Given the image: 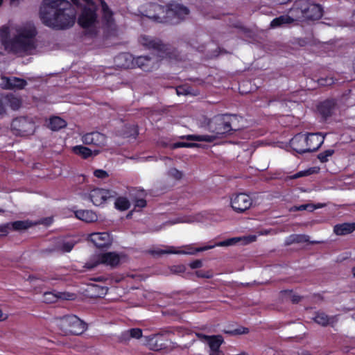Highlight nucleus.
<instances>
[{
  "label": "nucleus",
  "instance_id": "1",
  "mask_svg": "<svg viewBox=\"0 0 355 355\" xmlns=\"http://www.w3.org/2000/svg\"><path fill=\"white\" fill-rule=\"evenodd\" d=\"M40 15L44 25L58 30L71 27L76 20L75 12L67 0H43Z\"/></svg>",
  "mask_w": 355,
  "mask_h": 355
},
{
  "label": "nucleus",
  "instance_id": "2",
  "mask_svg": "<svg viewBox=\"0 0 355 355\" xmlns=\"http://www.w3.org/2000/svg\"><path fill=\"white\" fill-rule=\"evenodd\" d=\"M238 122L239 118L236 115H217L207 121L206 128L210 134L188 135L185 138L187 140L211 143L241 129Z\"/></svg>",
  "mask_w": 355,
  "mask_h": 355
},
{
  "label": "nucleus",
  "instance_id": "3",
  "mask_svg": "<svg viewBox=\"0 0 355 355\" xmlns=\"http://www.w3.org/2000/svg\"><path fill=\"white\" fill-rule=\"evenodd\" d=\"M83 8L78 17V24L83 28L89 30L92 33L95 32L98 24L96 8L101 5L103 17L110 24L112 21V12L103 0H81Z\"/></svg>",
  "mask_w": 355,
  "mask_h": 355
},
{
  "label": "nucleus",
  "instance_id": "4",
  "mask_svg": "<svg viewBox=\"0 0 355 355\" xmlns=\"http://www.w3.org/2000/svg\"><path fill=\"white\" fill-rule=\"evenodd\" d=\"M36 34L35 27L31 23L17 26L15 37L11 42L12 51L17 53H31L35 49Z\"/></svg>",
  "mask_w": 355,
  "mask_h": 355
},
{
  "label": "nucleus",
  "instance_id": "5",
  "mask_svg": "<svg viewBox=\"0 0 355 355\" xmlns=\"http://www.w3.org/2000/svg\"><path fill=\"white\" fill-rule=\"evenodd\" d=\"M140 44L148 50L155 51L160 59H166L168 61L182 60V56L178 50L169 45L164 44L159 40L142 35L139 39Z\"/></svg>",
  "mask_w": 355,
  "mask_h": 355
},
{
  "label": "nucleus",
  "instance_id": "6",
  "mask_svg": "<svg viewBox=\"0 0 355 355\" xmlns=\"http://www.w3.org/2000/svg\"><path fill=\"white\" fill-rule=\"evenodd\" d=\"M257 239L256 235H250L243 237H235L227 239L226 241H223L219 242L214 245H207L202 248H196L194 250H191V248L189 245L185 246L186 248L190 250L189 251H184L181 250H176V248L173 246L167 247L164 250H159L157 252L158 254H194L198 252H202L205 250H207L209 249H212L216 246L224 247V246H230L234 245L239 241H243V244H248L255 241Z\"/></svg>",
  "mask_w": 355,
  "mask_h": 355
},
{
  "label": "nucleus",
  "instance_id": "7",
  "mask_svg": "<svg viewBox=\"0 0 355 355\" xmlns=\"http://www.w3.org/2000/svg\"><path fill=\"white\" fill-rule=\"evenodd\" d=\"M159 60L161 59L157 56H138L133 58L128 53H121L116 58L115 62L121 67L129 68L134 64L133 61H135V64L138 67L144 71H150L157 67V62Z\"/></svg>",
  "mask_w": 355,
  "mask_h": 355
},
{
  "label": "nucleus",
  "instance_id": "8",
  "mask_svg": "<svg viewBox=\"0 0 355 355\" xmlns=\"http://www.w3.org/2000/svg\"><path fill=\"white\" fill-rule=\"evenodd\" d=\"M54 321L65 334L80 335L87 329V324L74 315L57 317Z\"/></svg>",
  "mask_w": 355,
  "mask_h": 355
},
{
  "label": "nucleus",
  "instance_id": "9",
  "mask_svg": "<svg viewBox=\"0 0 355 355\" xmlns=\"http://www.w3.org/2000/svg\"><path fill=\"white\" fill-rule=\"evenodd\" d=\"M146 17L159 23L178 24L172 3L166 7L157 4H150Z\"/></svg>",
  "mask_w": 355,
  "mask_h": 355
},
{
  "label": "nucleus",
  "instance_id": "10",
  "mask_svg": "<svg viewBox=\"0 0 355 355\" xmlns=\"http://www.w3.org/2000/svg\"><path fill=\"white\" fill-rule=\"evenodd\" d=\"M122 257V254L115 252L95 254L91 256L85 263V267L91 270L99 265H103L113 268L119 265Z\"/></svg>",
  "mask_w": 355,
  "mask_h": 355
},
{
  "label": "nucleus",
  "instance_id": "11",
  "mask_svg": "<svg viewBox=\"0 0 355 355\" xmlns=\"http://www.w3.org/2000/svg\"><path fill=\"white\" fill-rule=\"evenodd\" d=\"M11 126L17 134L23 136L33 134L35 129L33 120L31 118L24 116L15 119Z\"/></svg>",
  "mask_w": 355,
  "mask_h": 355
},
{
  "label": "nucleus",
  "instance_id": "12",
  "mask_svg": "<svg viewBox=\"0 0 355 355\" xmlns=\"http://www.w3.org/2000/svg\"><path fill=\"white\" fill-rule=\"evenodd\" d=\"M230 205L234 211L243 213L250 208L252 200L245 193H236L231 197Z\"/></svg>",
  "mask_w": 355,
  "mask_h": 355
},
{
  "label": "nucleus",
  "instance_id": "13",
  "mask_svg": "<svg viewBox=\"0 0 355 355\" xmlns=\"http://www.w3.org/2000/svg\"><path fill=\"white\" fill-rule=\"evenodd\" d=\"M82 141L86 145H93L98 148H103L107 144V137L99 132H92L82 136Z\"/></svg>",
  "mask_w": 355,
  "mask_h": 355
},
{
  "label": "nucleus",
  "instance_id": "14",
  "mask_svg": "<svg viewBox=\"0 0 355 355\" xmlns=\"http://www.w3.org/2000/svg\"><path fill=\"white\" fill-rule=\"evenodd\" d=\"M89 240L97 248H108L112 243V238L107 232H94L88 236Z\"/></svg>",
  "mask_w": 355,
  "mask_h": 355
},
{
  "label": "nucleus",
  "instance_id": "15",
  "mask_svg": "<svg viewBox=\"0 0 355 355\" xmlns=\"http://www.w3.org/2000/svg\"><path fill=\"white\" fill-rule=\"evenodd\" d=\"M196 336L202 342L206 343L211 351H218L223 343V338L220 335L207 336L200 333H196Z\"/></svg>",
  "mask_w": 355,
  "mask_h": 355
},
{
  "label": "nucleus",
  "instance_id": "16",
  "mask_svg": "<svg viewBox=\"0 0 355 355\" xmlns=\"http://www.w3.org/2000/svg\"><path fill=\"white\" fill-rule=\"evenodd\" d=\"M1 88L4 89H21L25 87L27 83L25 80L16 77H1Z\"/></svg>",
  "mask_w": 355,
  "mask_h": 355
},
{
  "label": "nucleus",
  "instance_id": "17",
  "mask_svg": "<svg viewBox=\"0 0 355 355\" xmlns=\"http://www.w3.org/2000/svg\"><path fill=\"white\" fill-rule=\"evenodd\" d=\"M306 6L307 0H297L294 3L289 11L290 16L293 18V21L295 20H304Z\"/></svg>",
  "mask_w": 355,
  "mask_h": 355
},
{
  "label": "nucleus",
  "instance_id": "18",
  "mask_svg": "<svg viewBox=\"0 0 355 355\" xmlns=\"http://www.w3.org/2000/svg\"><path fill=\"white\" fill-rule=\"evenodd\" d=\"M89 197L96 206H99L103 204L107 199L112 197L110 191L103 189H94L91 191Z\"/></svg>",
  "mask_w": 355,
  "mask_h": 355
},
{
  "label": "nucleus",
  "instance_id": "19",
  "mask_svg": "<svg viewBox=\"0 0 355 355\" xmlns=\"http://www.w3.org/2000/svg\"><path fill=\"white\" fill-rule=\"evenodd\" d=\"M305 139L307 143V146L309 152L318 150L323 144L324 137L320 133H310L305 135Z\"/></svg>",
  "mask_w": 355,
  "mask_h": 355
},
{
  "label": "nucleus",
  "instance_id": "20",
  "mask_svg": "<svg viewBox=\"0 0 355 355\" xmlns=\"http://www.w3.org/2000/svg\"><path fill=\"white\" fill-rule=\"evenodd\" d=\"M291 146L297 153H304L309 152L304 135L298 134L295 135L291 140Z\"/></svg>",
  "mask_w": 355,
  "mask_h": 355
},
{
  "label": "nucleus",
  "instance_id": "21",
  "mask_svg": "<svg viewBox=\"0 0 355 355\" xmlns=\"http://www.w3.org/2000/svg\"><path fill=\"white\" fill-rule=\"evenodd\" d=\"M322 16V9L320 5L307 1L305 19L316 20Z\"/></svg>",
  "mask_w": 355,
  "mask_h": 355
},
{
  "label": "nucleus",
  "instance_id": "22",
  "mask_svg": "<svg viewBox=\"0 0 355 355\" xmlns=\"http://www.w3.org/2000/svg\"><path fill=\"white\" fill-rule=\"evenodd\" d=\"M355 231V223H344L334 227V233L338 236H345Z\"/></svg>",
  "mask_w": 355,
  "mask_h": 355
},
{
  "label": "nucleus",
  "instance_id": "23",
  "mask_svg": "<svg viewBox=\"0 0 355 355\" xmlns=\"http://www.w3.org/2000/svg\"><path fill=\"white\" fill-rule=\"evenodd\" d=\"M75 216L79 220L86 223H92L98 219L96 214L91 210H78L75 211Z\"/></svg>",
  "mask_w": 355,
  "mask_h": 355
},
{
  "label": "nucleus",
  "instance_id": "24",
  "mask_svg": "<svg viewBox=\"0 0 355 355\" xmlns=\"http://www.w3.org/2000/svg\"><path fill=\"white\" fill-rule=\"evenodd\" d=\"M72 151L76 155L80 156L83 159H87L92 155H96L99 153V150H95L92 151L89 148L85 147L82 145L73 146L72 148Z\"/></svg>",
  "mask_w": 355,
  "mask_h": 355
},
{
  "label": "nucleus",
  "instance_id": "25",
  "mask_svg": "<svg viewBox=\"0 0 355 355\" xmlns=\"http://www.w3.org/2000/svg\"><path fill=\"white\" fill-rule=\"evenodd\" d=\"M172 6L175 12V15L178 20V23L182 20H184L189 15V10L186 6L176 3H172Z\"/></svg>",
  "mask_w": 355,
  "mask_h": 355
},
{
  "label": "nucleus",
  "instance_id": "26",
  "mask_svg": "<svg viewBox=\"0 0 355 355\" xmlns=\"http://www.w3.org/2000/svg\"><path fill=\"white\" fill-rule=\"evenodd\" d=\"M56 245L58 250L69 252L73 249L75 241L71 238L59 239H58Z\"/></svg>",
  "mask_w": 355,
  "mask_h": 355
},
{
  "label": "nucleus",
  "instance_id": "27",
  "mask_svg": "<svg viewBox=\"0 0 355 355\" xmlns=\"http://www.w3.org/2000/svg\"><path fill=\"white\" fill-rule=\"evenodd\" d=\"M293 22V18L290 15H282L272 20L270 26L271 28H276L284 26L286 24H290Z\"/></svg>",
  "mask_w": 355,
  "mask_h": 355
},
{
  "label": "nucleus",
  "instance_id": "28",
  "mask_svg": "<svg viewBox=\"0 0 355 355\" xmlns=\"http://www.w3.org/2000/svg\"><path fill=\"white\" fill-rule=\"evenodd\" d=\"M334 108L335 103L333 101H326L319 105L318 110L321 114L327 117L332 114V112L334 110Z\"/></svg>",
  "mask_w": 355,
  "mask_h": 355
},
{
  "label": "nucleus",
  "instance_id": "29",
  "mask_svg": "<svg viewBox=\"0 0 355 355\" xmlns=\"http://www.w3.org/2000/svg\"><path fill=\"white\" fill-rule=\"evenodd\" d=\"M67 125L66 121L59 116H53L50 119L48 127L54 131L59 130Z\"/></svg>",
  "mask_w": 355,
  "mask_h": 355
},
{
  "label": "nucleus",
  "instance_id": "30",
  "mask_svg": "<svg viewBox=\"0 0 355 355\" xmlns=\"http://www.w3.org/2000/svg\"><path fill=\"white\" fill-rule=\"evenodd\" d=\"M3 98L6 107L8 106L12 110H17L21 106L20 100L13 96H6Z\"/></svg>",
  "mask_w": 355,
  "mask_h": 355
},
{
  "label": "nucleus",
  "instance_id": "31",
  "mask_svg": "<svg viewBox=\"0 0 355 355\" xmlns=\"http://www.w3.org/2000/svg\"><path fill=\"white\" fill-rule=\"evenodd\" d=\"M135 196V207L143 208L146 205V201L144 198L146 196V192L144 190H138L136 193H132Z\"/></svg>",
  "mask_w": 355,
  "mask_h": 355
},
{
  "label": "nucleus",
  "instance_id": "32",
  "mask_svg": "<svg viewBox=\"0 0 355 355\" xmlns=\"http://www.w3.org/2000/svg\"><path fill=\"white\" fill-rule=\"evenodd\" d=\"M313 320L316 323L322 326H326L334 321L333 318H329L324 313H318Z\"/></svg>",
  "mask_w": 355,
  "mask_h": 355
},
{
  "label": "nucleus",
  "instance_id": "33",
  "mask_svg": "<svg viewBox=\"0 0 355 355\" xmlns=\"http://www.w3.org/2000/svg\"><path fill=\"white\" fill-rule=\"evenodd\" d=\"M9 224L10 227L17 231L27 230L33 225V223L28 220H17Z\"/></svg>",
  "mask_w": 355,
  "mask_h": 355
},
{
  "label": "nucleus",
  "instance_id": "34",
  "mask_svg": "<svg viewBox=\"0 0 355 355\" xmlns=\"http://www.w3.org/2000/svg\"><path fill=\"white\" fill-rule=\"evenodd\" d=\"M115 207L120 210H126L130 207V202L125 198H119L115 202Z\"/></svg>",
  "mask_w": 355,
  "mask_h": 355
},
{
  "label": "nucleus",
  "instance_id": "35",
  "mask_svg": "<svg viewBox=\"0 0 355 355\" xmlns=\"http://www.w3.org/2000/svg\"><path fill=\"white\" fill-rule=\"evenodd\" d=\"M320 205L316 206L311 204L302 205L300 206H294L290 209L291 211H304L309 210L310 211H313L314 209L320 207Z\"/></svg>",
  "mask_w": 355,
  "mask_h": 355
},
{
  "label": "nucleus",
  "instance_id": "36",
  "mask_svg": "<svg viewBox=\"0 0 355 355\" xmlns=\"http://www.w3.org/2000/svg\"><path fill=\"white\" fill-rule=\"evenodd\" d=\"M58 300V293L46 292L43 295V302L46 303H55Z\"/></svg>",
  "mask_w": 355,
  "mask_h": 355
},
{
  "label": "nucleus",
  "instance_id": "37",
  "mask_svg": "<svg viewBox=\"0 0 355 355\" xmlns=\"http://www.w3.org/2000/svg\"><path fill=\"white\" fill-rule=\"evenodd\" d=\"M318 171H319V168L313 167V168H308L304 171H299L298 173H295L293 178L296 179V178H299L301 177L307 176V175H311L313 173H316Z\"/></svg>",
  "mask_w": 355,
  "mask_h": 355
},
{
  "label": "nucleus",
  "instance_id": "38",
  "mask_svg": "<svg viewBox=\"0 0 355 355\" xmlns=\"http://www.w3.org/2000/svg\"><path fill=\"white\" fill-rule=\"evenodd\" d=\"M334 153V150L328 149L324 150V152L320 153L318 155V158L321 162H327L329 160V157L333 155Z\"/></svg>",
  "mask_w": 355,
  "mask_h": 355
},
{
  "label": "nucleus",
  "instance_id": "39",
  "mask_svg": "<svg viewBox=\"0 0 355 355\" xmlns=\"http://www.w3.org/2000/svg\"><path fill=\"white\" fill-rule=\"evenodd\" d=\"M304 241H306V236L293 234L288 238L287 243L291 244L293 243H300Z\"/></svg>",
  "mask_w": 355,
  "mask_h": 355
},
{
  "label": "nucleus",
  "instance_id": "40",
  "mask_svg": "<svg viewBox=\"0 0 355 355\" xmlns=\"http://www.w3.org/2000/svg\"><path fill=\"white\" fill-rule=\"evenodd\" d=\"M127 334L130 335L131 338H139L142 336V331L139 328L131 329L127 331Z\"/></svg>",
  "mask_w": 355,
  "mask_h": 355
},
{
  "label": "nucleus",
  "instance_id": "41",
  "mask_svg": "<svg viewBox=\"0 0 355 355\" xmlns=\"http://www.w3.org/2000/svg\"><path fill=\"white\" fill-rule=\"evenodd\" d=\"M196 275L200 278L210 279L213 277V273L209 270H198L196 272Z\"/></svg>",
  "mask_w": 355,
  "mask_h": 355
},
{
  "label": "nucleus",
  "instance_id": "42",
  "mask_svg": "<svg viewBox=\"0 0 355 355\" xmlns=\"http://www.w3.org/2000/svg\"><path fill=\"white\" fill-rule=\"evenodd\" d=\"M199 145L196 143H186V142H178L173 145L174 148H180V147H185V148H193V147H198Z\"/></svg>",
  "mask_w": 355,
  "mask_h": 355
},
{
  "label": "nucleus",
  "instance_id": "43",
  "mask_svg": "<svg viewBox=\"0 0 355 355\" xmlns=\"http://www.w3.org/2000/svg\"><path fill=\"white\" fill-rule=\"evenodd\" d=\"M58 300H71L75 298V295L69 293H58Z\"/></svg>",
  "mask_w": 355,
  "mask_h": 355
},
{
  "label": "nucleus",
  "instance_id": "44",
  "mask_svg": "<svg viewBox=\"0 0 355 355\" xmlns=\"http://www.w3.org/2000/svg\"><path fill=\"white\" fill-rule=\"evenodd\" d=\"M334 81L332 78H320L318 80V84L321 86H329L334 84Z\"/></svg>",
  "mask_w": 355,
  "mask_h": 355
},
{
  "label": "nucleus",
  "instance_id": "45",
  "mask_svg": "<svg viewBox=\"0 0 355 355\" xmlns=\"http://www.w3.org/2000/svg\"><path fill=\"white\" fill-rule=\"evenodd\" d=\"M94 175L101 179L106 178L108 176L107 171L102 169H97L94 171Z\"/></svg>",
  "mask_w": 355,
  "mask_h": 355
},
{
  "label": "nucleus",
  "instance_id": "46",
  "mask_svg": "<svg viewBox=\"0 0 355 355\" xmlns=\"http://www.w3.org/2000/svg\"><path fill=\"white\" fill-rule=\"evenodd\" d=\"M169 174L171 176L174 178L176 180H180L182 178V173L181 171H178L176 168H171L169 171Z\"/></svg>",
  "mask_w": 355,
  "mask_h": 355
},
{
  "label": "nucleus",
  "instance_id": "47",
  "mask_svg": "<svg viewBox=\"0 0 355 355\" xmlns=\"http://www.w3.org/2000/svg\"><path fill=\"white\" fill-rule=\"evenodd\" d=\"M10 228V224L6 223L0 225V232L3 234L4 236L8 234V230Z\"/></svg>",
  "mask_w": 355,
  "mask_h": 355
},
{
  "label": "nucleus",
  "instance_id": "48",
  "mask_svg": "<svg viewBox=\"0 0 355 355\" xmlns=\"http://www.w3.org/2000/svg\"><path fill=\"white\" fill-rule=\"evenodd\" d=\"M9 317V313L6 311H3L0 307V322L6 320Z\"/></svg>",
  "mask_w": 355,
  "mask_h": 355
},
{
  "label": "nucleus",
  "instance_id": "49",
  "mask_svg": "<svg viewBox=\"0 0 355 355\" xmlns=\"http://www.w3.org/2000/svg\"><path fill=\"white\" fill-rule=\"evenodd\" d=\"M248 332V329L243 328L242 330L240 329H235V330L232 331H227L226 333H228V334H246Z\"/></svg>",
  "mask_w": 355,
  "mask_h": 355
},
{
  "label": "nucleus",
  "instance_id": "50",
  "mask_svg": "<svg viewBox=\"0 0 355 355\" xmlns=\"http://www.w3.org/2000/svg\"><path fill=\"white\" fill-rule=\"evenodd\" d=\"M202 262L200 260H196V261L190 263V264H189V266L192 269L199 268L202 267Z\"/></svg>",
  "mask_w": 355,
  "mask_h": 355
},
{
  "label": "nucleus",
  "instance_id": "51",
  "mask_svg": "<svg viewBox=\"0 0 355 355\" xmlns=\"http://www.w3.org/2000/svg\"><path fill=\"white\" fill-rule=\"evenodd\" d=\"M6 111V105L4 103L3 98H0V114L4 113Z\"/></svg>",
  "mask_w": 355,
  "mask_h": 355
},
{
  "label": "nucleus",
  "instance_id": "52",
  "mask_svg": "<svg viewBox=\"0 0 355 355\" xmlns=\"http://www.w3.org/2000/svg\"><path fill=\"white\" fill-rule=\"evenodd\" d=\"M177 94L178 95H185L187 94L189 92H187L184 87H179L176 89Z\"/></svg>",
  "mask_w": 355,
  "mask_h": 355
},
{
  "label": "nucleus",
  "instance_id": "53",
  "mask_svg": "<svg viewBox=\"0 0 355 355\" xmlns=\"http://www.w3.org/2000/svg\"><path fill=\"white\" fill-rule=\"evenodd\" d=\"M175 269L173 270L175 272H183L185 271V266H174Z\"/></svg>",
  "mask_w": 355,
  "mask_h": 355
},
{
  "label": "nucleus",
  "instance_id": "54",
  "mask_svg": "<svg viewBox=\"0 0 355 355\" xmlns=\"http://www.w3.org/2000/svg\"><path fill=\"white\" fill-rule=\"evenodd\" d=\"M8 34V28L7 27H3L0 30V35L1 36L7 37Z\"/></svg>",
  "mask_w": 355,
  "mask_h": 355
},
{
  "label": "nucleus",
  "instance_id": "55",
  "mask_svg": "<svg viewBox=\"0 0 355 355\" xmlns=\"http://www.w3.org/2000/svg\"><path fill=\"white\" fill-rule=\"evenodd\" d=\"M220 353V349H218V351H211V352H209V355H220L219 354Z\"/></svg>",
  "mask_w": 355,
  "mask_h": 355
},
{
  "label": "nucleus",
  "instance_id": "56",
  "mask_svg": "<svg viewBox=\"0 0 355 355\" xmlns=\"http://www.w3.org/2000/svg\"><path fill=\"white\" fill-rule=\"evenodd\" d=\"M300 300V297L298 296H293L292 298V301L293 302H297Z\"/></svg>",
  "mask_w": 355,
  "mask_h": 355
},
{
  "label": "nucleus",
  "instance_id": "57",
  "mask_svg": "<svg viewBox=\"0 0 355 355\" xmlns=\"http://www.w3.org/2000/svg\"><path fill=\"white\" fill-rule=\"evenodd\" d=\"M352 21L355 24V12L353 13L352 16Z\"/></svg>",
  "mask_w": 355,
  "mask_h": 355
},
{
  "label": "nucleus",
  "instance_id": "58",
  "mask_svg": "<svg viewBox=\"0 0 355 355\" xmlns=\"http://www.w3.org/2000/svg\"><path fill=\"white\" fill-rule=\"evenodd\" d=\"M352 273L354 277H355V266L352 268Z\"/></svg>",
  "mask_w": 355,
  "mask_h": 355
},
{
  "label": "nucleus",
  "instance_id": "59",
  "mask_svg": "<svg viewBox=\"0 0 355 355\" xmlns=\"http://www.w3.org/2000/svg\"><path fill=\"white\" fill-rule=\"evenodd\" d=\"M270 232V230H266L264 232H261V234H268L269 232Z\"/></svg>",
  "mask_w": 355,
  "mask_h": 355
},
{
  "label": "nucleus",
  "instance_id": "60",
  "mask_svg": "<svg viewBox=\"0 0 355 355\" xmlns=\"http://www.w3.org/2000/svg\"><path fill=\"white\" fill-rule=\"evenodd\" d=\"M71 1H72L73 2V3H75V4H77V5H78V4H79V0H71Z\"/></svg>",
  "mask_w": 355,
  "mask_h": 355
},
{
  "label": "nucleus",
  "instance_id": "61",
  "mask_svg": "<svg viewBox=\"0 0 355 355\" xmlns=\"http://www.w3.org/2000/svg\"><path fill=\"white\" fill-rule=\"evenodd\" d=\"M179 222H182V220H179ZM177 223H178V221H177ZM171 223V224H175V223H176V222H172V223Z\"/></svg>",
  "mask_w": 355,
  "mask_h": 355
},
{
  "label": "nucleus",
  "instance_id": "62",
  "mask_svg": "<svg viewBox=\"0 0 355 355\" xmlns=\"http://www.w3.org/2000/svg\"><path fill=\"white\" fill-rule=\"evenodd\" d=\"M285 3L284 1H280V3Z\"/></svg>",
  "mask_w": 355,
  "mask_h": 355
},
{
  "label": "nucleus",
  "instance_id": "63",
  "mask_svg": "<svg viewBox=\"0 0 355 355\" xmlns=\"http://www.w3.org/2000/svg\"><path fill=\"white\" fill-rule=\"evenodd\" d=\"M2 1H3V0H0V5L1 4Z\"/></svg>",
  "mask_w": 355,
  "mask_h": 355
},
{
  "label": "nucleus",
  "instance_id": "64",
  "mask_svg": "<svg viewBox=\"0 0 355 355\" xmlns=\"http://www.w3.org/2000/svg\"><path fill=\"white\" fill-rule=\"evenodd\" d=\"M0 211H1V210L0 209Z\"/></svg>",
  "mask_w": 355,
  "mask_h": 355
}]
</instances>
